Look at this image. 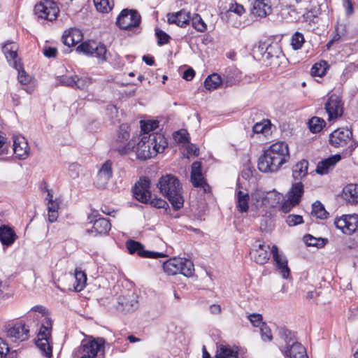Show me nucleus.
<instances>
[{"instance_id":"nucleus-6","label":"nucleus","mask_w":358,"mask_h":358,"mask_svg":"<svg viewBox=\"0 0 358 358\" xmlns=\"http://www.w3.org/2000/svg\"><path fill=\"white\" fill-rule=\"evenodd\" d=\"M303 194V185L301 182L292 184L290 190L287 194V199L281 205V210L288 213L291 209L298 205Z\"/></svg>"},{"instance_id":"nucleus-33","label":"nucleus","mask_w":358,"mask_h":358,"mask_svg":"<svg viewBox=\"0 0 358 358\" xmlns=\"http://www.w3.org/2000/svg\"><path fill=\"white\" fill-rule=\"evenodd\" d=\"M252 131L255 134H262L267 136L271 134V123L268 119H264L261 122H257L252 127Z\"/></svg>"},{"instance_id":"nucleus-54","label":"nucleus","mask_w":358,"mask_h":358,"mask_svg":"<svg viewBox=\"0 0 358 358\" xmlns=\"http://www.w3.org/2000/svg\"><path fill=\"white\" fill-rule=\"evenodd\" d=\"M262 338L264 341H271L273 338L270 328L266 324H262L260 327Z\"/></svg>"},{"instance_id":"nucleus-53","label":"nucleus","mask_w":358,"mask_h":358,"mask_svg":"<svg viewBox=\"0 0 358 358\" xmlns=\"http://www.w3.org/2000/svg\"><path fill=\"white\" fill-rule=\"evenodd\" d=\"M155 35L157 38V43L159 45H163L169 42L171 37L164 31L157 29L155 30Z\"/></svg>"},{"instance_id":"nucleus-43","label":"nucleus","mask_w":358,"mask_h":358,"mask_svg":"<svg viewBox=\"0 0 358 358\" xmlns=\"http://www.w3.org/2000/svg\"><path fill=\"white\" fill-rule=\"evenodd\" d=\"M311 214L317 218L324 220L327 217L329 213L324 206L319 201H316L312 205Z\"/></svg>"},{"instance_id":"nucleus-42","label":"nucleus","mask_w":358,"mask_h":358,"mask_svg":"<svg viewBox=\"0 0 358 358\" xmlns=\"http://www.w3.org/2000/svg\"><path fill=\"white\" fill-rule=\"evenodd\" d=\"M126 245L130 254L137 253L140 257H143L145 250H144V246L141 243L134 240H129Z\"/></svg>"},{"instance_id":"nucleus-41","label":"nucleus","mask_w":358,"mask_h":358,"mask_svg":"<svg viewBox=\"0 0 358 358\" xmlns=\"http://www.w3.org/2000/svg\"><path fill=\"white\" fill-rule=\"evenodd\" d=\"M308 128L312 133H318L325 126V121L319 117H313L308 121Z\"/></svg>"},{"instance_id":"nucleus-48","label":"nucleus","mask_w":358,"mask_h":358,"mask_svg":"<svg viewBox=\"0 0 358 358\" xmlns=\"http://www.w3.org/2000/svg\"><path fill=\"white\" fill-rule=\"evenodd\" d=\"M94 3L96 10L101 13L110 11L114 6L113 1L110 0H94Z\"/></svg>"},{"instance_id":"nucleus-55","label":"nucleus","mask_w":358,"mask_h":358,"mask_svg":"<svg viewBox=\"0 0 358 358\" xmlns=\"http://www.w3.org/2000/svg\"><path fill=\"white\" fill-rule=\"evenodd\" d=\"M191 182L194 187H203L204 191H206V187H208L203 174L199 175L195 177V180L194 179H191Z\"/></svg>"},{"instance_id":"nucleus-49","label":"nucleus","mask_w":358,"mask_h":358,"mask_svg":"<svg viewBox=\"0 0 358 358\" xmlns=\"http://www.w3.org/2000/svg\"><path fill=\"white\" fill-rule=\"evenodd\" d=\"M304 42V36L301 33L296 31L292 35L291 38V45L294 50H297L301 49Z\"/></svg>"},{"instance_id":"nucleus-51","label":"nucleus","mask_w":358,"mask_h":358,"mask_svg":"<svg viewBox=\"0 0 358 358\" xmlns=\"http://www.w3.org/2000/svg\"><path fill=\"white\" fill-rule=\"evenodd\" d=\"M30 317H33L34 319L38 320L40 316L38 314H41V317L45 316L48 314V311L45 307L43 306H35L30 310Z\"/></svg>"},{"instance_id":"nucleus-38","label":"nucleus","mask_w":358,"mask_h":358,"mask_svg":"<svg viewBox=\"0 0 358 358\" xmlns=\"http://www.w3.org/2000/svg\"><path fill=\"white\" fill-rule=\"evenodd\" d=\"M181 266L179 268L180 272L187 277L192 276L194 272V266L193 262L188 259L180 258Z\"/></svg>"},{"instance_id":"nucleus-27","label":"nucleus","mask_w":358,"mask_h":358,"mask_svg":"<svg viewBox=\"0 0 358 358\" xmlns=\"http://www.w3.org/2000/svg\"><path fill=\"white\" fill-rule=\"evenodd\" d=\"M343 198L350 203H358V185L356 184H348L343 189Z\"/></svg>"},{"instance_id":"nucleus-64","label":"nucleus","mask_w":358,"mask_h":358,"mask_svg":"<svg viewBox=\"0 0 358 358\" xmlns=\"http://www.w3.org/2000/svg\"><path fill=\"white\" fill-rule=\"evenodd\" d=\"M166 255L162 252H151L148 250H145L144 254L143 255V257L144 258H152V259H157L160 257H164Z\"/></svg>"},{"instance_id":"nucleus-34","label":"nucleus","mask_w":358,"mask_h":358,"mask_svg":"<svg viewBox=\"0 0 358 358\" xmlns=\"http://www.w3.org/2000/svg\"><path fill=\"white\" fill-rule=\"evenodd\" d=\"M238 353L229 346L220 345L217 347L215 354L216 358H238Z\"/></svg>"},{"instance_id":"nucleus-13","label":"nucleus","mask_w":358,"mask_h":358,"mask_svg":"<svg viewBox=\"0 0 358 358\" xmlns=\"http://www.w3.org/2000/svg\"><path fill=\"white\" fill-rule=\"evenodd\" d=\"M150 181L146 177L140 178L135 184L133 193L135 198L141 203H148L151 198Z\"/></svg>"},{"instance_id":"nucleus-58","label":"nucleus","mask_w":358,"mask_h":358,"mask_svg":"<svg viewBox=\"0 0 358 358\" xmlns=\"http://www.w3.org/2000/svg\"><path fill=\"white\" fill-rule=\"evenodd\" d=\"M248 318L254 327H261L262 324V317L260 314L253 313L248 316Z\"/></svg>"},{"instance_id":"nucleus-25","label":"nucleus","mask_w":358,"mask_h":358,"mask_svg":"<svg viewBox=\"0 0 358 358\" xmlns=\"http://www.w3.org/2000/svg\"><path fill=\"white\" fill-rule=\"evenodd\" d=\"M271 11L268 0H256L252 6V13L257 17H264Z\"/></svg>"},{"instance_id":"nucleus-26","label":"nucleus","mask_w":358,"mask_h":358,"mask_svg":"<svg viewBox=\"0 0 358 358\" xmlns=\"http://www.w3.org/2000/svg\"><path fill=\"white\" fill-rule=\"evenodd\" d=\"M150 142L155 151V155L157 153L162 152L167 145V141L162 134L154 133L150 135Z\"/></svg>"},{"instance_id":"nucleus-36","label":"nucleus","mask_w":358,"mask_h":358,"mask_svg":"<svg viewBox=\"0 0 358 358\" xmlns=\"http://www.w3.org/2000/svg\"><path fill=\"white\" fill-rule=\"evenodd\" d=\"M221 84L222 78L217 73H213L208 76L204 81V86L206 89L209 91L217 89Z\"/></svg>"},{"instance_id":"nucleus-59","label":"nucleus","mask_w":358,"mask_h":358,"mask_svg":"<svg viewBox=\"0 0 358 358\" xmlns=\"http://www.w3.org/2000/svg\"><path fill=\"white\" fill-rule=\"evenodd\" d=\"M201 164L199 162H194L192 165L191 179L195 180V177L201 175Z\"/></svg>"},{"instance_id":"nucleus-50","label":"nucleus","mask_w":358,"mask_h":358,"mask_svg":"<svg viewBox=\"0 0 358 358\" xmlns=\"http://www.w3.org/2000/svg\"><path fill=\"white\" fill-rule=\"evenodd\" d=\"M75 87L73 88L85 90L91 83V79L87 77H80L75 75Z\"/></svg>"},{"instance_id":"nucleus-23","label":"nucleus","mask_w":358,"mask_h":358,"mask_svg":"<svg viewBox=\"0 0 358 358\" xmlns=\"http://www.w3.org/2000/svg\"><path fill=\"white\" fill-rule=\"evenodd\" d=\"M113 176L112 162L107 160L99 169L97 178L98 185L101 187H103Z\"/></svg>"},{"instance_id":"nucleus-3","label":"nucleus","mask_w":358,"mask_h":358,"mask_svg":"<svg viewBox=\"0 0 358 358\" xmlns=\"http://www.w3.org/2000/svg\"><path fill=\"white\" fill-rule=\"evenodd\" d=\"M254 54L261 56V59L271 66H278L281 59H284L280 45L277 43H272L266 45V43H259V45L254 49Z\"/></svg>"},{"instance_id":"nucleus-35","label":"nucleus","mask_w":358,"mask_h":358,"mask_svg":"<svg viewBox=\"0 0 358 358\" xmlns=\"http://www.w3.org/2000/svg\"><path fill=\"white\" fill-rule=\"evenodd\" d=\"M308 162L306 160H301L298 162L292 170V175L295 180H299L306 176L308 173Z\"/></svg>"},{"instance_id":"nucleus-10","label":"nucleus","mask_w":358,"mask_h":358,"mask_svg":"<svg viewBox=\"0 0 358 358\" xmlns=\"http://www.w3.org/2000/svg\"><path fill=\"white\" fill-rule=\"evenodd\" d=\"M138 307V296L131 290H125L117 298L116 308L122 312H131Z\"/></svg>"},{"instance_id":"nucleus-15","label":"nucleus","mask_w":358,"mask_h":358,"mask_svg":"<svg viewBox=\"0 0 358 358\" xmlns=\"http://www.w3.org/2000/svg\"><path fill=\"white\" fill-rule=\"evenodd\" d=\"M102 345L101 340L100 342L96 340H83L78 350L80 358H96Z\"/></svg>"},{"instance_id":"nucleus-5","label":"nucleus","mask_w":358,"mask_h":358,"mask_svg":"<svg viewBox=\"0 0 358 358\" xmlns=\"http://www.w3.org/2000/svg\"><path fill=\"white\" fill-rule=\"evenodd\" d=\"M129 136V132L123 130L121 127L113 145L114 150L120 155H125L131 152L136 144V138L135 137L128 141Z\"/></svg>"},{"instance_id":"nucleus-62","label":"nucleus","mask_w":358,"mask_h":358,"mask_svg":"<svg viewBox=\"0 0 358 358\" xmlns=\"http://www.w3.org/2000/svg\"><path fill=\"white\" fill-rule=\"evenodd\" d=\"M80 166L78 164H72L69 166V173L71 178L76 179L79 176V169Z\"/></svg>"},{"instance_id":"nucleus-22","label":"nucleus","mask_w":358,"mask_h":358,"mask_svg":"<svg viewBox=\"0 0 358 358\" xmlns=\"http://www.w3.org/2000/svg\"><path fill=\"white\" fill-rule=\"evenodd\" d=\"M168 22L170 24H176L179 27H185L190 22L191 15L189 12L184 10L176 13H168Z\"/></svg>"},{"instance_id":"nucleus-19","label":"nucleus","mask_w":358,"mask_h":358,"mask_svg":"<svg viewBox=\"0 0 358 358\" xmlns=\"http://www.w3.org/2000/svg\"><path fill=\"white\" fill-rule=\"evenodd\" d=\"M150 136L143 135L138 140V137L136 138L137 143V150H136V156L138 159L141 160H146L150 159L154 156H155V151L153 150V148H151V143L150 142Z\"/></svg>"},{"instance_id":"nucleus-60","label":"nucleus","mask_w":358,"mask_h":358,"mask_svg":"<svg viewBox=\"0 0 358 358\" xmlns=\"http://www.w3.org/2000/svg\"><path fill=\"white\" fill-rule=\"evenodd\" d=\"M68 31L70 33V35L71 36V37H73V39L76 45L82 41L83 34L80 30L76 29V28H72Z\"/></svg>"},{"instance_id":"nucleus-24","label":"nucleus","mask_w":358,"mask_h":358,"mask_svg":"<svg viewBox=\"0 0 358 358\" xmlns=\"http://www.w3.org/2000/svg\"><path fill=\"white\" fill-rule=\"evenodd\" d=\"M341 160L339 155H333L326 159H324L318 163L316 172L319 174H327L330 169H332L336 163Z\"/></svg>"},{"instance_id":"nucleus-16","label":"nucleus","mask_w":358,"mask_h":358,"mask_svg":"<svg viewBox=\"0 0 358 358\" xmlns=\"http://www.w3.org/2000/svg\"><path fill=\"white\" fill-rule=\"evenodd\" d=\"M88 220L90 222L93 223L92 229L87 230V232L89 234H93L94 236L98 234H106L110 230L111 224L109 220L100 217L98 214L90 215L88 216Z\"/></svg>"},{"instance_id":"nucleus-12","label":"nucleus","mask_w":358,"mask_h":358,"mask_svg":"<svg viewBox=\"0 0 358 358\" xmlns=\"http://www.w3.org/2000/svg\"><path fill=\"white\" fill-rule=\"evenodd\" d=\"M334 224L343 234L350 235L355 233L358 228V215H343L335 220Z\"/></svg>"},{"instance_id":"nucleus-47","label":"nucleus","mask_w":358,"mask_h":358,"mask_svg":"<svg viewBox=\"0 0 358 358\" xmlns=\"http://www.w3.org/2000/svg\"><path fill=\"white\" fill-rule=\"evenodd\" d=\"M190 21L192 27L199 32H205L207 29V25L199 14H194L191 16Z\"/></svg>"},{"instance_id":"nucleus-45","label":"nucleus","mask_w":358,"mask_h":358,"mask_svg":"<svg viewBox=\"0 0 358 358\" xmlns=\"http://www.w3.org/2000/svg\"><path fill=\"white\" fill-rule=\"evenodd\" d=\"M328 68L327 62L321 60L319 62L315 63L311 68V75L313 76L322 77L327 71Z\"/></svg>"},{"instance_id":"nucleus-44","label":"nucleus","mask_w":358,"mask_h":358,"mask_svg":"<svg viewBox=\"0 0 358 358\" xmlns=\"http://www.w3.org/2000/svg\"><path fill=\"white\" fill-rule=\"evenodd\" d=\"M59 203L57 199L54 201L48 202V220L54 222L58 217V209Z\"/></svg>"},{"instance_id":"nucleus-52","label":"nucleus","mask_w":358,"mask_h":358,"mask_svg":"<svg viewBox=\"0 0 358 358\" xmlns=\"http://www.w3.org/2000/svg\"><path fill=\"white\" fill-rule=\"evenodd\" d=\"M76 79L74 76H62L57 78V80L59 84L64 86L74 87H75V80Z\"/></svg>"},{"instance_id":"nucleus-11","label":"nucleus","mask_w":358,"mask_h":358,"mask_svg":"<svg viewBox=\"0 0 358 358\" xmlns=\"http://www.w3.org/2000/svg\"><path fill=\"white\" fill-rule=\"evenodd\" d=\"M324 109L328 114L329 121L341 117L343 113V103L341 98L335 94L330 95L324 103Z\"/></svg>"},{"instance_id":"nucleus-2","label":"nucleus","mask_w":358,"mask_h":358,"mask_svg":"<svg viewBox=\"0 0 358 358\" xmlns=\"http://www.w3.org/2000/svg\"><path fill=\"white\" fill-rule=\"evenodd\" d=\"M157 187L160 192L168 199L175 210L183 206L184 199L182 196V186L179 180L173 175L163 176L159 180Z\"/></svg>"},{"instance_id":"nucleus-17","label":"nucleus","mask_w":358,"mask_h":358,"mask_svg":"<svg viewBox=\"0 0 358 358\" xmlns=\"http://www.w3.org/2000/svg\"><path fill=\"white\" fill-rule=\"evenodd\" d=\"M271 247L264 243H257L250 251L251 259L259 264H266L270 259Z\"/></svg>"},{"instance_id":"nucleus-61","label":"nucleus","mask_w":358,"mask_h":358,"mask_svg":"<svg viewBox=\"0 0 358 358\" xmlns=\"http://www.w3.org/2000/svg\"><path fill=\"white\" fill-rule=\"evenodd\" d=\"M244 12H245V9H244L243 6L242 5L238 4V3L231 4L229 6V8L228 10L229 13H233L238 15V16H241Z\"/></svg>"},{"instance_id":"nucleus-57","label":"nucleus","mask_w":358,"mask_h":358,"mask_svg":"<svg viewBox=\"0 0 358 358\" xmlns=\"http://www.w3.org/2000/svg\"><path fill=\"white\" fill-rule=\"evenodd\" d=\"M151 206L157 208H165L166 206H167V203L165 200L161 199V198H157L154 197L152 198V195L151 194V198L149 201V202Z\"/></svg>"},{"instance_id":"nucleus-14","label":"nucleus","mask_w":358,"mask_h":358,"mask_svg":"<svg viewBox=\"0 0 358 358\" xmlns=\"http://www.w3.org/2000/svg\"><path fill=\"white\" fill-rule=\"evenodd\" d=\"M271 252L275 268L283 278H288L290 274V269L288 267V262L285 255L283 252H280L278 248L275 245L271 247Z\"/></svg>"},{"instance_id":"nucleus-32","label":"nucleus","mask_w":358,"mask_h":358,"mask_svg":"<svg viewBox=\"0 0 358 358\" xmlns=\"http://www.w3.org/2000/svg\"><path fill=\"white\" fill-rule=\"evenodd\" d=\"M17 45L14 43H7L2 47V51L6 58L12 66L15 60H19L17 59Z\"/></svg>"},{"instance_id":"nucleus-40","label":"nucleus","mask_w":358,"mask_h":358,"mask_svg":"<svg viewBox=\"0 0 358 358\" xmlns=\"http://www.w3.org/2000/svg\"><path fill=\"white\" fill-rule=\"evenodd\" d=\"M141 123V134L138 136V140L143 135L149 136L148 134L150 131H154L159 127L158 121H143L140 122Z\"/></svg>"},{"instance_id":"nucleus-9","label":"nucleus","mask_w":358,"mask_h":358,"mask_svg":"<svg viewBox=\"0 0 358 358\" xmlns=\"http://www.w3.org/2000/svg\"><path fill=\"white\" fill-rule=\"evenodd\" d=\"M34 13L38 18L52 21L57 18L59 8L55 2L45 0L35 6Z\"/></svg>"},{"instance_id":"nucleus-31","label":"nucleus","mask_w":358,"mask_h":358,"mask_svg":"<svg viewBox=\"0 0 358 358\" xmlns=\"http://www.w3.org/2000/svg\"><path fill=\"white\" fill-rule=\"evenodd\" d=\"M181 260L180 258H172L163 264V268L165 273L168 275H176L179 273L180 269L181 266Z\"/></svg>"},{"instance_id":"nucleus-4","label":"nucleus","mask_w":358,"mask_h":358,"mask_svg":"<svg viewBox=\"0 0 358 358\" xmlns=\"http://www.w3.org/2000/svg\"><path fill=\"white\" fill-rule=\"evenodd\" d=\"M76 50L85 55L96 57L100 63L105 62L108 59V52L105 45L97 43L94 41H88L82 43L76 48Z\"/></svg>"},{"instance_id":"nucleus-7","label":"nucleus","mask_w":358,"mask_h":358,"mask_svg":"<svg viewBox=\"0 0 358 358\" xmlns=\"http://www.w3.org/2000/svg\"><path fill=\"white\" fill-rule=\"evenodd\" d=\"M141 15L135 10L124 9L117 18V25L122 29H131L141 23Z\"/></svg>"},{"instance_id":"nucleus-1","label":"nucleus","mask_w":358,"mask_h":358,"mask_svg":"<svg viewBox=\"0 0 358 358\" xmlns=\"http://www.w3.org/2000/svg\"><path fill=\"white\" fill-rule=\"evenodd\" d=\"M288 145L278 141L271 145L258 160V169L261 172H276L289 159Z\"/></svg>"},{"instance_id":"nucleus-8","label":"nucleus","mask_w":358,"mask_h":358,"mask_svg":"<svg viewBox=\"0 0 358 358\" xmlns=\"http://www.w3.org/2000/svg\"><path fill=\"white\" fill-rule=\"evenodd\" d=\"M352 143V132L347 127L338 128L329 135V143L335 148H346Z\"/></svg>"},{"instance_id":"nucleus-56","label":"nucleus","mask_w":358,"mask_h":358,"mask_svg":"<svg viewBox=\"0 0 358 358\" xmlns=\"http://www.w3.org/2000/svg\"><path fill=\"white\" fill-rule=\"evenodd\" d=\"M286 222L289 226H296L303 222V217L299 215H289L286 219Z\"/></svg>"},{"instance_id":"nucleus-21","label":"nucleus","mask_w":358,"mask_h":358,"mask_svg":"<svg viewBox=\"0 0 358 358\" xmlns=\"http://www.w3.org/2000/svg\"><path fill=\"white\" fill-rule=\"evenodd\" d=\"M291 340L287 343V350L285 351L286 356L289 358H308L306 348L298 342L290 344Z\"/></svg>"},{"instance_id":"nucleus-46","label":"nucleus","mask_w":358,"mask_h":358,"mask_svg":"<svg viewBox=\"0 0 358 358\" xmlns=\"http://www.w3.org/2000/svg\"><path fill=\"white\" fill-rule=\"evenodd\" d=\"M41 326L38 334L43 336H50L52 322L48 314L43 317Z\"/></svg>"},{"instance_id":"nucleus-20","label":"nucleus","mask_w":358,"mask_h":358,"mask_svg":"<svg viewBox=\"0 0 358 358\" xmlns=\"http://www.w3.org/2000/svg\"><path fill=\"white\" fill-rule=\"evenodd\" d=\"M13 152L16 157L21 160L29 157L30 148L27 139L24 136L21 135L13 136Z\"/></svg>"},{"instance_id":"nucleus-18","label":"nucleus","mask_w":358,"mask_h":358,"mask_svg":"<svg viewBox=\"0 0 358 358\" xmlns=\"http://www.w3.org/2000/svg\"><path fill=\"white\" fill-rule=\"evenodd\" d=\"M6 333L8 337L17 341H26L29 338V329L22 322H16L6 327Z\"/></svg>"},{"instance_id":"nucleus-29","label":"nucleus","mask_w":358,"mask_h":358,"mask_svg":"<svg viewBox=\"0 0 358 358\" xmlns=\"http://www.w3.org/2000/svg\"><path fill=\"white\" fill-rule=\"evenodd\" d=\"M250 195L248 192L238 190L236 192V208L241 213H246L249 208Z\"/></svg>"},{"instance_id":"nucleus-39","label":"nucleus","mask_w":358,"mask_h":358,"mask_svg":"<svg viewBox=\"0 0 358 358\" xmlns=\"http://www.w3.org/2000/svg\"><path fill=\"white\" fill-rule=\"evenodd\" d=\"M74 278L76 279V285L74 288L76 291H81L86 285L87 275L85 273L79 268L75 269Z\"/></svg>"},{"instance_id":"nucleus-30","label":"nucleus","mask_w":358,"mask_h":358,"mask_svg":"<svg viewBox=\"0 0 358 358\" xmlns=\"http://www.w3.org/2000/svg\"><path fill=\"white\" fill-rule=\"evenodd\" d=\"M50 336H43L38 334V338L36 341V345L41 351V353L47 357L52 356V347L50 345Z\"/></svg>"},{"instance_id":"nucleus-37","label":"nucleus","mask_w":358,"mask_h":358,"mask_svg":"<svg viewBox=\"0 0 358 358\" xmlns=\"http://www.w3.org/2000/svg\"><path fill=\"white\" fill-rule=\"evenodd\" d=\"M13 66L18 71V80L22 85H27L31 81V76L23 69L20 60H15Z\"/></svg>"},{"instance_id":"nucleus-28","label":"nucleus","mask_w":358,"mask_h":358,"mask_svg":"<svg viewBox=\"0 0 358 358\" xmlns=\"http://www.w3.org/2000/svg\"><path fill=\"white\" fill-rule=\"evenodd\" d=\"M16 238L15 231L10 227L2 225L0 227V241L3 245H12Z\"/></svg>"},{"instance_id":"nucleus-63","label":"nucleus","mask_w":358,"mask_h":358,"mask_svg":"<svg viewBox=\"0 0 358 358\" xmlns=\"http://www.w3.org/2000/svg\"><path fill=\"white\" fill-rule=\"evenodd\" d=\"M62 41L64 43V45H67L68 47L76 45L73 37H71L69 31H64L62 36Z\"/></svg>"}]
</instances>
